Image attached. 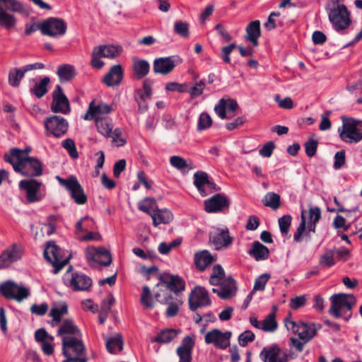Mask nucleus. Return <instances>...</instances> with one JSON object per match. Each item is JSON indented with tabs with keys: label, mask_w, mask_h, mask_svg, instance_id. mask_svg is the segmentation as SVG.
<instances>
[{
	"label": "nucleus",
	"mask_w": 362,
	"mask_h": 362,
	"mask_svg": "<svg viewBox=\"0 0 362 362\" xmlns=\"http://www.w3.org/2000/svg\"><path fill=\"white\" fill-rule=\"evenodd\" d=\"M5 161L11 163L13 170L25 177H38L42 174V165L35 158L27 156L26 152L12 148L4 154Z\"/></svg>",
	"instance_id": "obj_1"
},
{
	"label": "nucleus",
	"mask_w": 362,
	"mask_h": 362,
	"mask_svg": "<svg viewBox=\"0 0 362 362\" xmlns=\"http://www.w3.org/2000/svg\"><path fill=\"white\" fill-rule=\"evenodd\" d=\"M343 1L344 0H330L325 7L329 21L337 31L346 30L351 23V13Z\"/></svg>",
	"instance_id": "obj_2"
},
{
	"label": "nucleus",
	"mask_w": 362,
	"mask_h": 362,
	"mask_svg": "<svg viewBox=\"0 0 362 362\" xmlns=\"http://www.w3.org/2000/svg\"><path fill=\"white\" fill-rule=\"evenodd\" d=\"M9 11L24 14L26 9L18 0H0V26L7 30L15 28L17 23L16 16Z\"/></svg>",
	"instance_id": "obj_3"
},
{
	"label": "nucleus",
	"mask_w": 362,
	"mask_h": 362,
	"mask_svg": "<svg viewBox=\"0 0 362 362\" xmlns=\"http://www.w3.org/2000/svg\"><path fill=\"white\" fill-rule=\"evenodd\" d=\"M329 299L331 306L329 313L335 318L343 317L345 320H348L351 317V314L346 315V313H350L356 304L355 296L352 294L337 293L332 295Z\"/></svg>",
	"instance_id": "obj_4"
},
{
	"label": "nucleus",
	"mask_w": 362,
	"mask_h": 362,
	"mask_svg": "<svg viewBox=\"0 0 362 362\" xmlns=\"http://www.w3.org/2000/svg\"><path fill=\"white\" fill-rule=\"evenodd\" d=\"M122 47L115 45H103L93 48L91 54L90 65L100 69L103 67L105 63L100 59L102 57L115 59L120 56Z\"/></svg>",
	"instance_id": "obj_5"
},
{
	"label": "nucleus",
	"mask_w": 362,
	"mask_h": 362,
	"mask_svg": "<svg viewBox=\"0 0 362 362\" xmlns=\"http://www.w3.org/2000/svg\"><path fill=\"white\" fill-rule=\"evenodd\" d=\"M339 129L340 139L346 143H358L362 140V130L358 128V122L353 118H343Z\"/></svg>",
	"instance_id": "obj_6"
},
{
	"label": "nucleus",
	"mask_w": 362,
	"mask_h": 362,
	"mask_svg": "<svg viewBox=\"0 0 362 362\" xmlns=\"http://www.w3.org/2000/svg\"><path fill=\"white\" fill-rule=\"evenodd\" d=\"M285 326L288 330H291L294 334H297L299 338L304 341V342L310 341L316 335L317 329L320 327V325L317 327L313 323H304L302 322L296 323L290 319L285 320Z\"/></svg>",
	"instance_id": "obj_7"
},
{
	"label": "nucleus",
	"mask_w": 362,
	"mask_h": 362,
	"mask_svg": "<svg viewBox=\"0 0 362 362\" xmlns=\"http://www.w3.org/2000/svg\"><path fill=\"white\" fill-rule=\"evenodd\" d=\"M44 256L54 267V274H57L69 262V257L62 255L61 249L53 241L47 243Z\"/></svg>",
	"instance_id": "obj_8"
},
{
	"label": "nucleus",
	"mask_w": 362,
	"mask_h": 362,
	"mask_svg": "<svg viewBox=\"0 0 362 362\" xmlns=\"http://www.w3.org/2000/svg\"><path fill=\"white\" fill-rule=\"evenodd\" d=\"M57 179L59 184L69 192L76 203L84 204L87 202V197L76 177L70 176L67 179H63L57 176Z\"/></svg>",
	"instance_id": "obj_9"
},
{
	"label": "nucleus",
	"mask_w": 362,
	"mask_h": 362,
	"mask_svg": "<svg viewBox=\"0 0 362 362\" xmlns=\"http://www.w3.org/2000/svg\"><path fill=\"white\" fill-rule=\"evenodd\" d=\"M62 351L66 357L86 358V348L81 337H64Z\"/></svg>",
	"instance_id": "obj_10"
},
{
	"label": "nucleus",
	"mask_w": 362,
	"mask_h": 362,
	"mask_svg": "<svg viewBox=\"0 0 362 362\" xmlns=\"http://www.w3.org/2000/svg\"><path fill=\"white\" fill-rule=\"evenodd\" d=\"M1 293L7 299H14L18 302L27 298L30 292L23 286L18 285L12 281H7L0 286Z\"/></svg>",
	"instance_id": "obj_11"
},
{
	"label": "nucleus",
	"mask_w": 362,
	"mask_h": 362,
	"mask_svg": "<svg viewBox=\"0 0 362 362\" xmlns=\"http://www.w3.org/2000/svg\"><path fill=\"white\" fill-rule=\"evenodd\" d=\"M38 28L44 35L57 37L63 35L66 32V23L61 18H49L38 25Z\"/></svg>",
	"instance_id": "obj_12"
},
{
	"label": "nucleus",
	"mask_w": 362,
	"mask_h": 362,
	"mask_svg": "<svg viewBox=\"0 0 362 362\" xmlns=\"http://www.w3.org/2000/svg\"><path fill=\"white\" fill-rule=\"evenodd\" d=\"M306 211L303 209L301 211V221L298 226L296 233H294V240L297 243H300L303 240V236L305 233L306 229ZM308 223H314L318 222L321 218V211L320 209L317 206H310L308 209Z\"/></svg>",
	"instance_id": "obj_13"
},
{
	"label": "nucleus",
	"mask_w": 362,
	"mask_h": 362,
	"mask_svg": "<svg viewBox=\"0 0 362 362\" xmlns=\"http://www.w3.org/2000/svg\"><path fill=\"white\" fill-rule=\"evenodd\" d=\"M23 247L20 244L13 243L6 247L0 255V270L11 266L22 257Z\"/></svg>",
	"instance_id": "obj_14"
},
{
	"label": "nucleus",
	"mask_w": 362,
	"mask_h": 362,
	"mask_svg": "<svg viewBox=\"0 0 362 362\" xmlns=\"http://www.w3.org/2000/svg\"><path fill=\"white\" fill-rule=\"evenodd\" d=\"M231 336L230 331L222 332L218 329H214L206 334L204 340L207 344H212L218 349H226L230 346Z\"/></svg>",
	"instance_id": "obj_15"
},
{
	"label": "nucleus",
	"mask_w": 362,
	"mask_h": 362,
	"mask_svg": "<svg viewBox=\"0 0 362 362\" xmlns=\"http://www.w3.org/2000/svg\"><path fill=\"white\" fill-rule=\"evenodd\" d=\"M209 293L205 288L197 286L189 296V305L191 310L194 311L199 307L211 305Z\"/></svg>",
	"instance_id": "obj_16"
},
{
	"label": "nucleus",
	"mask_w": 362,
	"mask_h": 362,
	"mask_svg": "<svg viewBox=\"0 0 362 362\" xmlns=\"http://www.w3.org/2000/svg\"><path fill=\"white\" fill-rule=\"evenodd\" d=\"M112 110V107L108 104L93 100L90 103L83 119L85 120L94 119L96 122L97 119H103L105 117L103 116L110 113Z\"/></svg>",
	"instance_id": "obj_17"
},
{
	"label": "nucleus",
	"mask_w": 362,
	"mask_h": 362,
	"mask_svg": "<svg viewBox=\"0 0 362 362\" xmlns=\"http://www.w3.org/2000/svg\"><path fill=\"white\" fill-rule=\"evenodd\" d=\"M86 257L92 267H96V264L106 267L112 263L111 254L105 247L88 249Z\"/></svg>",
	"instance_id": "obj_18"
},
{
	"label": "nucleus",
	"mask_w": 362,
	"mask_h": 362,
	"mask_svg": "<svg viewBox=\"0 0 362 362\" xmlns=\"http://www.w3.org/2000/svg\"><path fill=\"white\" fill-rule=\"evenodd\" d=\"M259 356L263 362H288L289 359V355L276 344L264 347Z\"/></svg>",
	"instance_id": "obj_19"
},
{
	"label": "nucleus",
	"mask_w": 362,
	"mask_h": 362,
	"mask_svg": "<svg viewBox=\"0 0 362 362\" xmlns=\"http://www.w3.org/2000/svg\"><path fill=\"white\" fill-rule=\"evenodd\" d=\"M53 100L51 103V110L54 112L66 115L70 112L71 107L68 98L63 93L60 86H57L52 93Z\"/></svg>",
	"instance_id": "obj_20"
},
{
	"label": "nucleus",
	"mask_w": 362,
	"mask_h": 362,
	"mask_svg": "<svg viewBox=\"0 0 362 362\" xmlns=\"http://www.w3.org/2000/svg\"><path fill=\"white\" fill-rule=\"evenodd\" d=\"M204 209L207 213H218L228 209L230 202L223 194H216L204 200Z\"/></svg>",
	"instance_id": "obj_21"
},
{
	"label": "nucleus",
	"mask_w": 362,
	"mask_h": 362,
	"mask_svg": "<svg viewBox=\"0 0 362 362\" xmlns=\"http://www.w3.org/2000/svg\"><path fill=\"white\" fill-rule=\"evenodd\" d=\"M45 126L48 132L56 137H61L66 134L68 129V122L60 116H52L47 118Z\"/></svg>",
	"instance_id": "obj_22"
},
{
	"label": "nucleus",
	"mask_w": 362,
	"mask_h": 362,
	"mask_svg": "<svg viewBox=\"0 0 362 362\" xmlns=\"http://www.w3.org/2000/svg\"><path fill=\"white\" fill-rule=\"evenodd\" d=\"M40 187L41 182L33 179L21 180L19 182V187L25 191L26 199L29 203H33L42 199L40 192Z\"/></svg>",
	"instance_id": "obj_23"
},
{
	"label": "nucleus",
	"mask_w": 362,
	"mask_h": 362,
	"mask_svg": "<svg viewBox=\"0 0 362 362\" xmlns=\"http://www.w3.org/2000/svg\"><path fill=\"white\" fill-rule=\"evenodd\" d=\"M210 243L216 250H221L228 247L232 243V238L229 235L228 228H216L211 232Z\"/></svg>",
	"instance_id": "obj_24"
},
{
	"label": "nucleus",
	"mask_w": 362,
	"mask_h": 362,
	"mask_svg": "<svg viewBox=\"0 0 362 362\" xmlns=\"http://www.w3.org/2000/svg\"><path fill=\"white\" fill-rule=\"evenodd\" d=\"M238 107V103L235 100L222 98L214 107V111L222 119H229L235 115Z\"/></svg>",
	"instance_id": "obj_25"
},
{
	"label": "nucleus",
	"mask_w": 362,
	"mask_h": 362,
	"mask_svg": "<svg viewBox=\"0 0 362 362\" xmlns=\"http://www.w3.org/2000/svg\"><path fill=\"white\" fill-rule=\"evenodd\" d=\"M218 285L220 287L218 288H212V291L216 293L221 299L228 300L236 294L238 288L235 281L231 276L224 279Z\"/></svg>",
	"instance_id": "obj_26"
},
{
	"label": "nucleus",
	"mask_w": 362,
	"mask_h": 362,
	"mask_svg": "<svg viewBox=\"0 0 362 362\" xmlns=\"http://www.w3.org/2000/svg\"><path fill=\"white\" fill-rule=\"evenodd\" d=\"M154 296L160 303L168 305L166 310L168 317H174L177 314L180 301L171 302L173 298L167 289L161 291L160 293H155Z\"/></svg>",
	"instance_id": "obj_27"
},
{
	"label": "nucleus",
	"mask_w": 362,
	"mask_h": 362,
	"mask_svg": "<svg viewBox=\"0 0 362 362\" xmlns=\"http://www.w3.org/2000/svg\"><path fill=\"white\" fill-rule=\"evenodd\" d=\"M69 283L74 291H87L92 285V280L84 274L73 273Z\"/></svg>",
	"instance_id": "obj_28"
},
{
	"label": "nucleus",
	"mask_w": 362,
	"mask_h": 362,
	"mask_svg": "<svg viewBox=\"0 0 362 362\" xmlns=\"http://www.w3.org/2000/svg\"><path fill=\"white\" fill-rule=\"evenodd\" d=\"M176 64L173 57H160L153 62V71L156 74L167 75L175 67Z\"/></svg>",
	"instance_id": "obj_29"
},
{
	"label": "nucleus",
	"mask_w": 362,
	"mask_h": 362,
	"mask_svg": "<svg viewBox=\"0 0 362 362\" xmlns=\"http://www.w3.org/2000/svg\"><path fill=\"white\" fill-rule=\"evenodd\" d=\"M161 284H165L166 288L174 293H178L185 290V282L179 276L165 274L160 276Z\"/></svg>",
	"instance_id": "obj_30"
},
{
	"label": "nucleus",
	"mask_w": 362,
	"mask_h": 362,
	"mask_svg": "<svg viewBox=\"0 0 362 362\" xmlns=\"http://www.w3.org/2000/svg\"><path fill=\"white\" fill-rule=\"evenodd\" d=\"M57 334L62 337H81V333L78 327L74 324L72 319L64 320L60 325Z\"/></svg>",
	"instance_id": "obj_31"
},
{
	"label": "nucleus",
	"mask_w": 362,
	"mask_h": 362,
	"mask_svg": "<svg viewBox=\"0 0 362 362\" xmlns=\"http://www.w3.org/2000/svg\"><path fill=\"white\" fill-rule=\"evenodd\" d=\"M194 345V341L189 336L185 337L182 341V344L177 349V354L180 360L183 362L192 361V351Z\"/></svg>",
	"instance_id": "obj_32"
},
{
	"label": "nucleus",
	"mask_w": 362,
	"mask_h": 362,
	"mask_svg": "<svg viewBox=\"0 0 362 362\" xmlns=\"http://www.w3.org/2000/svg\"><path fill=\"white\" fill-rule=\"evenodd\" d=\"M123 71L119 64L112 66L103 78V82L107 86H115L120 83L122 79Z\"/></svg>",
	"instance_id": "obj_33"
},
{
	"label": "nucleus",
	"mask_w": 362,
	"mask_h": 362,
	"mask_svg": "<svg viewBox=\"0 0 362 362\" xmlns=\"http://www.w3.org/2000/svg\"><path fill=\"white\" fill-rule=\"evenodd\" d=\"M153 219V224L154 226H158L160 224H168L173 220V215L170 211L168 209H159L156 207L151 214H150Z\"/></svg>",
	"instance_id": "obj_34"
},
{
	"label": "nucleus",
	"mask_w": 362,
	"mask_h": 362,
	"mask_svg": "<svg viewBox=\"0 0 362 362\" xmlns=\"http://www.w3.org/2000/svg\"><path fill=\"white\" fill-rule=\"evenodd\" d=\"M214 261V257L207 250H203L194 255L195 266L200 271H204Z\"/></svg>",
	"instance_id": "obj_35"
},
{
	"label": "nucleus",
	"mask_w": 362,
	"mask_h": 362,
	"mask_svg": "<svg viewBox=\"0 0 362 362\" xmlns=\"http://www.w3.org/2000/svg\"><path fill=\"white\" fill-rule=\"evenodd\" d=\"M246 33L245 40L251 42L254 47H257L258 45V38L261 35L259 21L250 22L246 28Z\"/></svg>",
	"instance_id": "obj_36"
},
{
	"label": "nucleus",
	"mask_w": 362,
	"mask_h": 362,
	"mask_svg": "<svg viewBox=\"0 0 362 362\" xmlns=\"http://www.w3.org/2000/svg\"><path fill=\"white\" fill-rule=\"evenodd\" d=\"M249 254L257 261L264 260L269 256V249L258 241L253 243Z\"/></svg>",
	"instance_id": "obj_37"
},
{
	"label": "nucleus",
	"mask_w": 362,
	"mask_h": 362,
	"mask_svg": "<svg viewBox=\"0 0 362 362\" xmlns=\"http://www.w3.org/2000/svg\"><path fill=\"white\" fill-rule=\"evenodd\" d=\"M133 74L137 79L145 77L149 72L150 66L147 61L144 59H134Z\"/></svg>",
	"instance_id": "obj_38"
},
{
	"label": "nucleus",
	"mask_w": 362,
	"mask_h": 362,
	"mask_svg": "<svg viewBox=\"0 0 362 362\" xmlns=\"http://www.w3.org/2000/svg\"><path fill=\"white\" fill-rule=\"evenodd\" d=\"M95 126L98 132L106 138H110L113 131V123L111 118L105 117L103 119H97Z\"/></svg>",
	"instance_id": "obj_39"
},
{
	"label": "nucleus",
	"mask_w": 362,
	"mask_h": 362,
	"mask_svg": "<svg viewBox=\"0 0 362 362\" xmlns=\"http://www.w3.org/2000/svg\"><path fill=\"white\" fill-rule=\"evenodd\" d=\"M57 74L62 83L67 82L74 77L75 68L70 64H62L58 67Z\"/></svg>",
	"instance_id": "obj_40"
},
{
	"label": "nucleus",
	"mask_w": 362,
	"mask_h": 362,
	"mask_svg": "<svg viewBox=\"0 0 362 362\" xmlns=\"http://www.w3.org/2000/svg\"><path fill=\"white\" fill-rule=\"evenodd\" d=\"M194 184L197 187L199 193L205 197L208 195L206 191V186L209 180L208 175L205 172H197L194 175Z\"/></svg>",
	"instance_id": "obj_41"
},
{
	"label": "nucleus",
	"mask_w": 362,
	"mask_h": 362,
	"mask_svg": "<svg viewBox=\"0 0 362 362\" xmlns=\"http://www.w3.org/2000/svg\"><path fill=\"white\" fill-rule=\"evenodd\" d=\"M67 313L68 307L66 304H62L59 307L52 308L49 312V316L52 317L51 325L52 327L58 325L62 320V316L66 315Z\"/></svg>",
	"instance_id": "obj_42"
},
{
	"label": "nucleus",
	"mask_w": 362,
	"mask_h": 362,
	"mask_svg": "<svg viewBox=\"0 0 362 362\" xmlns=\"http://www.w3.org/2000/svg\"><path fill=\"white\" fill-rule=\"evenodd\" d=\"M49 82V78L45 76L39 83H37L31 88L30 92L37 98H40L47 93V86Z\"/></svg>",
	"instance_id": "obj_43"
},
{
	"label": "nucleus",
	"mask_w": 362,
	"mask_h": 362,
	"mask_svg": "<svg viewBox=\"0 0 362 362\" xmlns=\"http://www.w3.org/2000/svg\"><path fill=\"white\" fill-rule=\"evenodd\" d=\"M276 308L273 307L271 312L264 320L262 321V329L264 332H274L277 328V322L275 320Z\"/></svg>",
	"instance_id": "obj_44"
},
{
	"label": "nucleus",
	"mask_w": 362,
	"mask_h": 362,
	"mask_svg": "<svg viewBox=\"0 0 362 362\" xmlns=\"http://www.w3.org/2000/svg\"><path fill=\"white\" fill-rule=\"evenodd\" d=\"M122 338L119 334L113 337L109 338L106 341L107 349L111 354H116L120 351L122 349Z\"/></svg>",
	"instance_id": "obj_45"
},
{
	"label": "nucleus",
	"mask_w": 362,
	"mask_h": 362,
	"mask_svg": "<svg viewBox=\"0 0 362 362\" xmlns=\"http://www.w3.org/2000/svg\"><path fill=\"white\" fill-rule=\"evenodd\" d=\"M177 335V330L174 329H168L159 332L156 336L153 341L158 343H169L173 341Z\"/></svg>",
	"instance_id": "obj_46"
},
{
	"label": "nucleus",
	"mask_w": 362,
	"mask_h": 362,
	"mask_svg": "<svg viewBox=\"0 0 362 362\" xmlns=\"http://www.w3.org/2000/svg\"><path fill=\"white\" fill-rule=\"evenodd\" d=\"M262 202L264 206L276 210L281 205L280 196L274 192H269L264 196Z\"/></svg>",
	"instance_id": "obj_47"
},
{
	"label": "nucleus",
	"mask_w": 362,
	"mask_h": 362,
	"mask_svg": "<svg viewBox=\"0 0 362 362\" xmlns=\"http://www.w3.org/2000/svg\"><path fill=\"white\" fill-rule=\"evenodd\" d=\"M25 72L23 68L12 69L8 73V83L13 87H18L20 85L21 79L23 78Z\"/></svg>",
	"instance_id": "obj_48"
},
{
	"label": "nucleus",
	"mask_w": 362,
	"mask_h": 362,
	"mask_svg": "<svg viewBox=\"0 0 362 362\" xmlns=\"http://www.w3.org/2000/svg\"><path fill=\"white\" fill-rule=\"evenodd\" d=\"M224 277L225 272L223 267L219 264H216L213 267L209 282L211 285L216 286L225 279Z\"/></svg>",
	"instance_id": "obj_49"
},
{
	"label": "nucleus",
	"mask_w": 362,
	"mask_h": 362,
	"mask_svg": "<svg viewBox=\"0 0 362 362\" xmlns=\"http://www.w3.org/2000/svg\"><path fill=\"white\" fill-rule=\"evenodd\" d=\"M138 207L140 211L150 215L152 212L150 210L152 209L153 211V209L157 207L156 199L151 197H146L138 203Z\"/></svg>",
	"instance_id": "obj_50"
},
{
	"label": "nucleus",
	"mask_w": 362,
	"mask_h": 362,
	"mask_svg": "<svg viewBox=\"0 0 362 362\" xmlns=\"http://www.w3.org/2000/svg\"><path fill=\"white\" fill-rule=\"evenodd\" d=\"M213 124L211 116L207 112H202L199 117L197 129L199 132L209 129Z\"/></svg>",
	"instance_id": "obj_51"
},
{
	"label": "nucleus",
	"mask_w": 362,
	"mask_h": 362,
	"mask_svg": "<svg viewBox=\"0 0 362 362\" xmlns=\"http://www.w3.org/2000/svg\"><path fill=\"white\" fill-rule=\"evenodd\" d=\"M281 16L279 12H272L268 17L267 21L264 23V27L268 31L275 29L278 25H282L283 22L276 19Z\"/></svg>",
	"instance_id": "obj_52"
},
{
	"label": "nucleus",
	"mask_w": 362,
	"mask_h": 362,
	"mask_svg": "<svg viewBox=\"0 0 362 362\" xmlns=\"http://www.w3.org/2000/svg\"><path fill=\"white\" fill-rule=\"evenodd\" d=\"M141 303L146 308L151 309L154 306L151 290L147 286L143 287Z\"/></svg>",
	"instance_id": "obj_53"
},
{
	"label": "nucleus",
	"mask_w": 362,
	"mask_h": 362,
	"mask_svg": "<svg viewBox=\"0 0 362 362\" xmlns=\"http://www.w3.org/2000/svg\"><path fill=\"white\" fill-rule=\"evenodd\" d=\"M151 85L152 81L149 79H146L143 83L142 89L136 90V93L141 100L145 101L146 99L151 98L152 94Z\"/></svg>",
	"instance_id": "obj_54"
},
{
	"label": "nucleus",
	"mask_w": 362,
	"mask_h": 362,
	"mask_svg": "<svg viewBox=\"0 0 362 362\" xmlns=\"http://www.w3.org/2000/svg\"><path fill=\"white\" fill-rule=\"evenodd\" d=\"M334 252L333 250H328L320 256L319 264L323 267H330L335 264Z\"/></svg>",
	"instance_id": "obj_55"
},
{
	"label": "nucleus",
	"mask_w": 362,
	"mask_h": 362,
	"mask_svg": "<svg viewBox=\"0 0 362 362\" xmlns=\"http://www.w3.org/2000/svg\"><path fill=\"white\" fill-rule=\"evenodd\" d=\"M57 216L54 215L49 216L46 223L42 224L41 228L42 232L46 233L47 235H49L55 232V225L57 222Z\"/></svg>",
	"instance_id": "obj_56"
},
{
	"label": "nucleus",
	"mask_w": 362,
	"mask_h": 362,
	"mask_svg": "<svg viewBox=\"0 0 362 362\" xmlns=\"http://www.w3.org/2000/svg\"><path fill=\"white\" fill-rule=\"evenodd\" d=\"M174 31L180 36L187 38L189 37V25L186 22L176 21L174 24Z\"/></svg>",
	"instance_id": "obj_57"
},
{
	"label": "nucleus",
	"mask_w": 362,
	"mask_h": 362,
	"mask_svg": "<svg viewBox=\"0 0 362 362\" xmlns=\"http://www.w3.org/2000/svg\"><path fill=\"white\" fill-rule=\"evenodd\" d=\"M170 163L173 167L180 170H184L189 168L186 160L178 156H171L170 158Z\"/></svg>",
	"instance_id": "obj_58"
},
{
	"label": "nucleus",
	"mask_w": 362,
	"mask_h": 362,
	"mask_svg": "<svg viewBox=\"0 0 362 362\" xmlns=\"http://www.w3.org/2000/svg\"><path fill=\"white\" fill-rule=\"evenodd\" d=\"M122 131L119 128L115 129L111 132L112 143L117 147H120L126 144V139L121 136Z\"/></svg>",
	"instance_id": "obj_59"
},
{
	"label": "nucleus",
	"mask_w": 362,
	"mask_h": 362,
	"mask_svg": "<svg viewBox=\"0 0 362 362\" xmlns=\"http://www.w3.org/2000/svg\"><path fill=\"white\" fill-rule=\"evenodd\" d=\"M62 146L67 150L70 156L73 158H77L78 154L74 144V141L71 139H66L62 141Z\"/></svg>",
	"instance_id": "obj_60"
},
{
	"label": "nucleus",
	"mask_w": 362,
	"mask_h": 362,
	"mask_svg": "<svg viewBox=\"0 0 362 362\" xmlns=\"http://www.w3.org/2000/svg\"><path fill=\"white\" fill-rule=\"evenodd\" d=\"M291 216L290 215H284L279 219V228L281 233L287 235L291 224Z\"/></svg>",
	"instance_id": "obj_61"
},
{
	"label": "nucleus",
	"mask_w": 362,
	"mask_h": 362,
	"mask_svg": "<svg viewBox=\"0 0 362 362\" xmlns=\"http://www.w3.org/2000/svg\"><path fill=\"white\" fill-rule=\"evenodd\" d=\"M270 279V275L268 274H263L258 276L255 281L253 290L254 292L256 291H263L265 288V285Z\"/></svg>",
	"instance_id": "obj_62"
},
{
	"label": "nucleus",
	"mask_w": 362,
	"mask_h": 362,
	"mask_svg": "<svg viewBox=\"0 0 362 362\" xmlns=\"http://www.w3.org/2000/svg\"><path fill=\"white\" fill-rule=\"evenodd\" d=\"M205 88V83L203 81L197 82L193 87L189 90V95L191 98H194L203 93Z\"/></svg>",
	"instance_id": "obj_63"
},
{
	"label": "nucleus",
	"mask_w": 362,
	"mask_h": 362,
	"mask_svg": "<svg viewBox=\"0 0 362 362\" xmlns=\"http://www.w3.org/2000/svg\"><path fill=\"white\" fill-rule=\"evenodd\" d=\"M254 339V333L250 330H247L239 336L238 342L241 346H245L249 342L252 341Z\"/></svg>",
	"instance_id": "obj_64"
}]
</instances>
